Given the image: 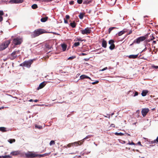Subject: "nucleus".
I'll use <instances>...</instances> for the list:
<instances>
[{
  "label": "nucleus",
  "instance_id": "11",
  "mask_svg": "<svg viewBox=\"0 0 158 158\" xmlns=\"http://www.w3.org/2000/svg\"><path fill=\"white\" fill-rule=\"evenodd\" d=\"M17 56V55L14 52L9 55V58L11 60H13L15 59Z\"/></svg>",
  "mask_w": 158,
  "mask_h": 158
},
{
  "label": "nucleus",
  "instance_id": "40",
  "mask_svg": "<svg viewBox=\"0 0 158 158\" xmlns=\"http://www.w3.org/2000/svg\"><path fill=\"white\" fill-rule=\"evenodd\" d=\"M3 158H10L11 157L9 155H5L2 156Z\"/></svg>",
  "mask_w": 158,
  "mask_h": 158
},
{
  "label": "nucleus",
  "instance_id": "54",
  "mask_svg": "<svg viewBox=\"0 0 158 158\" xmlns=\"http://www.w3.org/2000/svg\"><path fill=\"white\" fill-rule=\"evenodd\" d=\"M64 22L65 23H68V21L67 20H64Z\"/></svg>",
  "mask_w": 158,
  "mask_h": 158
},
{
  "label": "nucleus",
  "instance_id": "21",
  "mask_svg": "<svg viewBox=\"0 0 158 158\" xmlns=\"http://www.w3.org/2000/svg\"><path fill=\"white\" fill-rule=\"evenodd\" d=\"M93 0H85L83 1V4H88L92 2Z\"/></svg>",
  "mask_w": 158,
  "mask_h": 158
},
{
  "label": "nucleus",
  "instance_id": "56",
  "mask_svg": "<svg viewBox=\"0 0 158 158\" xmlns=\"http://www.w3.org/2000/svg\"><path fill=\"white\" fill-rule=\"evenodd\" d=\"M156 41H155V40L153 41V42H152V44H156Z\"/></svg>",
  "mask_w": 158,
  "mask_h": 158
},
{
  "label": "nucleus",
  "instance_id": "35",
  "mask_svg": "<svg viewBox=\"0 0 158 158\" xmlns=\"http://www.w3.org/2000/svg\"><path fill=\"white\" fill-rule=\"evenodd\" d=\"M45 46H46V48H48L49 49H50L52 48V46H50L48 44H46L45 45Z\"/></svg>",
  "mask_w": 158,
  "mask_h": 158
},
{
  "label": "nucleus",
  "instance_id": "19",
  "mask_svg": "<svg viewBox=\"0 0 158 158\" xmlns=\"http://www.w3.org/2000/svg\"><path fill=\"white\" fill-rule=\"evenodd\" d=\"M127 31V30L125 29H123V31H120L118 33V36H120L122 35L123 34L125 33Z\"/></svg>",
  "mask_w": 158,
  "mask_h": 158
},
{
  "label": "nucleus",
  "instance_id": "25",
  "mask_svg": "<svg viewBox=\"0 0 158 158\" xmlns=\"http://www.w3.org/2000/svg\"><path fill=\"white\" fill-rule=\"evenodd\" d=\"M70 25L73 28L75 27L76 26V23L75 22H73V23H70Z\"/></svg>",
  "mask_w": 158,
  "mask_h": 158
},
{
  "label": "nucleus",
  "instance_id": "27",
  "mask_svg": "<svg viewBox=\"0 0 158 158\" xmlns=\"http://www.w3.org/2000/svg\"><path fill=\"white\" fill-rule=\"evenodd\" d=\"M84 15V13H81L78 16L79 18L81 19H82L83 18Z\"/></svg>",
  "mask_w": 158,
  "mask_h": 158
},
{
  "label": "nucleus",
  "instance_id": "60",
  "mask_svg": "<svg viewBox=\"0 0 158 158\" xmlns=\"http://www.w3.org/2000/svg\"><path fill=\"white\" fill-rule=\"evenodd\" d=\"M38 101V100H37V99H36V100H34V102H37Z\"/></svg>",
  "mask_w": 158,
  "mask_h": 158
},
{
  "label": "nucleus",
  "instance_id": "14",
  "mask_svg": "<svg viewBox=\"0 0 158 158\" xmlns=\"http://www.w3.org/2000/svg\"><path fill=\"white\" fill-rule=\"evenodd\" d=\"M45 83V82L44 81L40 83L39 87L37 88V89L38 90L43 88L46 85V83Z\"/></svg>",
  "mask_w": 158,
  "mask_h": 158
},
{
  "label": "nucleus",
  "instance_id": "33",
  "mask_svg": "<svg viewBox=\"0 0 158 158\" xmlns=\"http://www.w3.org/2000/svg\"><path fill=\"white\" fill-rule=\"evenodd\" d=\"M15 139H10L9 142L10 143H12L13 142H15Z\"/></svg>",
  "mask_w": 158,
  "mask_h": 158
},
{
  "label": "nucleus",
  "instance_id": "29",
  "mask_svg": "<svg viewBox=\"0 0 158 158\" xmlns=\"http://www.w3.org/2000/svg\"><path fill=\"white\" fill-rule=\"evenodd\" d=\"M31 8L33 9H36L38 8V6L36 4H34L31 6Z\"/></svg>",
  "mask_w": 158,
  "mask_h": 158
},
{
  "label": "nucleus",
  "instance_id": "2",
  "mask_svg": "<svg viewBox=\"0 0 158 158\" xmlns=\"http://www.w3.org/2000/svg\"><path fill=\"white\" fill-rule=\"evenodd\" d=\"M23 42V39L20 37H17L14 38L12 41V43L15 45H19Z\"/></svg>",
  "mask_w": 158,
  "mask_h": 158
},
{
  "label": "nucleus",
  "instance_id": "15",
  "mask_svg": "<svg viewBox=\"0 0 158 158\" xmlns=\"http://www.w3.org/2000/svg\"><path fill=\"white\" fill-rule=\"evenodd\" d=\"M101 40H102V47L104 48H106L107 47V44L106 41L104 39H102Z\"/></svg>",
  "mask_w": 158,
  "mask_h": 158
},
{
  "label": "nucleus",
  "instance_id": "45",
  "mask_svg": "<svg viewBox=\"0 0 158 158\" xmlns=\"http://www.w3.org/2000/svg\"><path fill=\"white\" fill-rule=\"evenodd\" d=\"M152 67L153 68H155V69H157L158 68V66H155V65H152Z\"/></svg>",
  "mask_w": 158,
  "mask_h": 158
},
{
  "label": "nucleus",
  "instance_id": "12",
  "mask_svg": "<svg viewBox=\"0 0 158 158\" xmlns=\"http://www.w3.org/2000/svg\"><path fill=\"white\" fill-rule=\"evenodd\" d=\"M10 154L12 155L13 156H17L18 155H22L21 153V151H13L10 153Z\"/></svg>",
  "mask_w": 158,
  "mask_h": 158
},
{
  "label": "nucleus",
  "instance_id": "46",
  "mask_svg": "<svg viewBox=\"0 0 158 158\" xmlns=\"http://www.w3.org/2000/svg\"><path fill=\"white\" fill-rule=\"evenodd\" d=\"M74 2L73 1H71L69 2V4L70 5H73L74 3Z\"/></svg>",
  "mask_w": 158,
  "mask_h": 158
},
{
  "label": "nucleus",
  "instance_id": "9",
  "mask_svg": "<svg viewBox=\"0 0 158 158\" xmlns=\"http://www.w3.org/2000/svg\"><path fill=\"white\" fill-rule=\"evenodd\" d=\"M149 111V109L148 108L143 109L141 111V113L143 116V117L145 116Z\"/></svg>",
  "mask_w": 158,
  "mask_h": 158
},
{
  "label": "nucleus",
  "instance_id": "61",
  "mask_svg": "<svg viewBox=\"0 0 158 158\" xmlns=\"http://www.w3.org/2000/svg\"><path fill=\"white\" fill-rule=\"evenodd\" d=\"M20 66H23V63H22V64H20Z\"/></svg>",
  "mask_w": 158,
  "mask_h": 158
},
{
  "label": "nucleus",
  "instance_id": "51",
  "mask_svg": "<svg viewBox=\"0 0 158 158\" xmlns=\"http://www.w3.org/2000/svg\"><path fill=\"white\" fill-rule=\"evenodd\" d=\"M66 18L67 19H69L70 18V16L69 15H66Z\"/></svg>",
  "mask_w": 158,
  "mask_h": 158
},
{
  "label": "nucleus",
  "instance_id": "3",
  "mask_svg": "<svg viewBox=\"0 0 158 158\" xmlns=\"http://www.w3.org/2000/svg\"><path fill=\"white\" fill-rule=\"evenodd\" d=\"M10 43V40H7L1 44H0V51L4 50L7 48Z\"/></svg>",
  "mask_w": 158,
  "mask_h": 158
},
{
  "label": "nucleus",
  "instance_id": "64",
  "mask_svg": "<svg viewBox=\"0 0 158 158\" xmlns=\"http://www.w3.org/2000/svg\"><path fill=\"white\" fill-rule=\"evenodd\" d=\"M134 43H133V42L132 44H131L130 45V46H132L133 44Z\"/></svg>",
  "mask_w": 158,
  "mask_h": 158
},
{
  "label": "nucleus",
  "instance_id": "38",
  "mask_svg": "<svg viewBox=\"0 0 158 158\" xmlns=\"http://www.w3.org/2000/svg\"><path fill=\"white\" fill-rule=\"evenodd\" d=\"M50 145H52L54 144H55V141L54 140H51L50 142Z\"/></svg>",
  "mask_w": 158,
  "mask_h": 158
},
{
  "label": "nucleus",
  "instance_id": "59",
  "mask_svg": "<svg viewBox=\"0 0 158 158\" xmlns=\"http://www.w3.org/2000/svg\"><path fill=\"white\" fill-rule=\"evenodd\" d=\"M150 41H151V40H150H150L149 39V40H146V42H149Z\"/></svg>",
  "mask_w": 158,
  "mask_h": 158
},
{
  "label": "nucleus",
  "instance_id": "23",
  "mask_svg": "<svg viewBox=\"0 0 158 158\" xmlns=\"http://www.w3.org/2000/svg\"><path fill=\"white\" fill-rule=\"evenodd\" d=\"M148 93V91L147 90H143L141 93V95L143 96H145Z\"/></svg>",
  "mask_w": 158,
  "mask_h": 158
},
{
  "label": "nucleus",
  "instance_id": "53",
  "mask_svg": "<svg viewBox=\"0 0 158 158\" xmlns=\"http://www.w3.org/2000/svg\"><path fill=\"white\" fill-rule=\"evenodd\" d=\"M86 55V54L85 53H82L80 54V55H81V56H85V55Z\"/></svg>",
  "mask_w": 158,
  "mask_h": 158
},
{
  "label": "nucleus",
  "instance_id": "48",
  "mask_svg": "<svg viewBox=\"0 0 158 158\" xmlns=\"http://www.w3.org/2000/svg\"><path fill=\"white\" fill-rule=\"evenodd\" d=\"M138 92H137V91H135V94H134V96H136L138 95Z\"/></svg>",
  "mask_w": 158,
  "mask_h": 158
},
{
  "label": "nucleus",
  "instance_id": "13",
  "mask_svg": "<svg viewBox=\"0 0 158 158\" xmlns=\"http://www.w3.org/2000/svg\"><path fill=\"white\" fill-rule=\"evenodd\" d=\"M83 143H82V141L81 140L77 142H75L73 143H72L73 146L74 145L75 146H78L79 145H80L83 144Z\"/></svg>",
  "mask_w": 158,
  "mask_h": 158
},
{
  "label": "nucleus",
  "instance_id": "28",
  "mask_svg": "<svg viewBox=\"0 0 158 158\" xmlns=\"http://www.w3.org/2000/svg\"><path fill=\"white\" fill-rule=\"evenodd\" d=\"M0 131H1L3 132H4L6 131V128L4 127H0Z\"/></svg>",
  "mask_w": 158,
  "mask_h": 158
},
{
  "label": "nucleus",
  "instance_id": "5",
  "mask_svg": "<svg viewBox=\"0 0 158 158\" xmlns=\"http://www.w3.org/2000/svg\"><path fill=\"white\" fill-rule=\"evenodd\" d=\"M25 157L26 158H35L37 157V154L33 153L31 152H28L25 154Z\"/></svg>",
  "mask_w": 158,
  "mask_h": 158
},
{
  "label": "nucleus",
  "instance_id": "7",
  "mask_svg": "<svg viewBox=\"0 0 158 158\" xmlns=\"http://www.w3.org/2000/svg\"><path fill=\"white\" fill-rule=\"evenodd\" d=\"M90 29V28H89L88 27H87L84 30H81L80 31L81 33L83 35H87L91 33V31Z\"/></svg>",
  "mask_w": 158,
  "mask_h": 158
},
{
  "label": "nucleus",
  "instance_id": "62",
  "mask_svg": "<svg viewBox=\"0 0 158 158\" xmlns=\"http://www.w3.org/2000/svg\"><path fill=\"white\" fill-rule=\"evenodd\" d=\"M4 108V107H0V110H1V109H3Z\"/></svg>",
  "mask_w": 158,
  "mask_h": 158
},
{
  "label": "nucleus",
  "instance_id": "26",
  "mask_svg": "<svg viewBox=\"0 0 158 158\" xmlns=\"http://www.w3.org/2000/svg\"><path fill=\"white\" fill-rule=\"evenodd\" d=\"M48 18L47 17L42 18L40 20H41V22H44L47 21V20L48 19Z\"/></svg>",
  "mask_w": 158,
  "mask_h": 158
},
{
  "label": "nucleus",
  "instance_id": "10",
  "mask_svg": "<svg viewBox=\"0 0 158 158\" xmlns=\"http://www.w3.org/2000/svg\"><path fill=\"white\" fill-rule=\"evenodd\" d=\"M23 0H10V4L21 3H23Z\"/></svg>",
  "mask_w": 158,
  "mask_h": 158
},
{
  "label": "nucleus",
  "instance_id": "8",
  "mask_svg": "<svg viewBox=\"0 0 158 158\" xmlns=\"http://www.w3.org/2000/svg\"><path fill=\"white\" fill-rule=\"evenodd\" d=\"M114 40H110L109 41V44L110 45L109 47V48L111 50L114 49L115 47V45L114 44Z\"/></svg>",
  "mask_w": 158,
  "mask_h": 158
},
{
  "label": "nucleus",
  "instance_id": "16",
  "mask_svg": "<svg viewBox=\"0 0 158 158\" xmlns=\"http://www.w3.org/2000/svg\"><path fill=\"white\" fill-rule=\"evenodd\" d=\"M51 153V152L48 153H46L43 154H38L37 157L39 158L44 157L47 156H48Z\"/></svg>",
  "mask_w": 158,
  "mask_h": 158
},
{
  "label": "nucleus",
  "instance_id": "37",
  "mask_svg": "<svg viewBox=\"0 0 158 158\" xmlns=\"http://www.w3.org/2000/svg\"><path fill=\"white\" fill-rule=\"evenodd\" d=\"M35 127L39 129H41L42 128V126H41L35 125Z\"/></svg>",
  "mask_w": 158,
  "mask_h": 158
},
{
  "label": "nucleus",
  "instance_id": "63",
  "mask_svg": "<svg viewBox=\"0 0 158 158\" xmlns=\"http://www.w3.org/2000/svg\"><path fill=\"white\" fill-rule=\"evenodd\" d=\"M29 101L30 102H31L33 101V100L32 99H31L29 100Z\"/></svg>",
  "mask_w": 158,
  "mask_h": 158
},
{
  "label": "nucleus",
  "instance_id": "43",
  "mask_svg": "<svg viewBox=\"0 0 158 158\" xmlns=\"http://www.w3.org/2000/svg\"><path fill=\"white\" fill-rule=\"evenodd\" d=\"M3 15V12L2 11L0 10V16H2V15Z\"/></svg>",
  "mask_w": 158,
  "mask_h": 158
},
{
  "label": "nucleus",
  "instance_id": "17",
  "mask_svg": "<svg viewBox=\"0 0 158 158\" xmlns=\"http://www.w3.org/2000/svg\"><path fill=\"white\" fill-rule=\"evenodd\" d=\"M85 78L89 79L90 80H91L90 77L85 75H82L80 77V79L82 80Z\"/></svg>",
  "mask_w": 158,
  "mask_h": 158
},
{
  "label": "nucleus",
  "instance_id": "24",
  "mask_svg": "<svg viewBox=\"0 0 158 158\" xmlns=\"http://www.w3.org/2000/svg\"><path fill=\"white\" fill-rule=\"evenodd\" d=\"M72 146H73V144H72V143L68 144L67 145H65V146H64V148H70V147H71Z\"/></svg>",
  "mask_w": 158,
  "mask_h": 158
},
{
  "label": "nucleus",
  "instance_id": "47",
  "mask_svg": "<svg viewBox=\"0 0 158 158\" xmlns=\"http://www.w3.org/2000/svg\"><path fill=\"white\" fill-rule=\"evenodd\" d=\"M76 39H77L76 41H82L84 40H82L81 39L79 38H77Z\"/></svg>",
  "mask_w": 158,
  "mask_h": 158
},
{
  "label": "nucleus",
  "instance_id": "50",
  "mask_svg": "<svg viewBox=\"0 0 158 158\" xmlns=\"http://www.w3.org/2000/svg\"><path fill=\"white\" fill-rule=\"evenodd\" d=\"M3 20V17L2 16H0V22L2 21Z\"/></svg>",
  "mask_w": 158,
  "mask_h": 158
},
{
  "label": "nucleus",
  "instance_id": "41",
  "mask_svg": "<svg viewBox=\"0 0 158 158\" xmlns=\"http://www.w3.org/2000/svg\"><path fill=\"white\" fill-rule=\"evenodd\" d=\"M99 82V81H96L94 82H93L92 83V84L93 85H95L97 84H98Z\"/></svg>",
  "mask_w": 158,
  "mask_h": 158
},
{
  "label": "nucleus",
  "instance_id": "58",
  "mask_svg": "<svg viewBox=\"0 0 158 158\" xmlns=\"http://www.w3.org/2000/svg\"><path fill=\"white\" fill-rule=\"evenodd\" d=\"M138 144H139V145H141V146H142V145L141 144V142H139L138 143Z\"/></svg>",
  "mask_w": 158,
  "mask_h": 158
},
{
  "label": "nucleus",
  "instance_id": "30",
  "mask_svg": "<svg viewBox=\"0 0 158 158\" xmlns=\"http://www.w3.org/2000/svg\"><path fill=\"white\" fill-rule=\"evenodd\" d=\"M80 44V43L79 42H76L74 43L73 45V47H77L79 46Z\"/></svg>",
  "mask_w": 158,
  "mask_h": 158
},
{
  "label": "nucleus",
  "instance_id": "44",
  "mask_svg": "<svg viewBox=\"0 0 158 158\" xmlns=\"http://www.w3.org/2000/svg\"><path fill=\"white\" fill-rule=\"evenodd\" d=\"M16 53V55H17V54H19L20 53V51L19 50H18L17 51H14Z\"/></svg>",
  "mask_w": 158,
  "mask_h": 158
},
{
  "label": "nucleus",
  "instance_id": "49",
  "mask_svg": "<svg viewBox=\"0 0 158 158\" xmlns=\"http://www.w3.org/2000/svg\"><path fill=\"white\" fill-rule=\"evenodd\" d=\"M107 69V67H105V68H103V69H102L101 70V71H104V70H106Z\"/></svg>",
  "mask_w": 158,
  "mask_h": 158
},
{
  "label": "nucleus",
  "instance_id": "20",
  "mask_svg": "<svg viewBox=\"0 0 158 158\" xmlns=\"http://www.w3.org/2000/svg\"><path fill=\"white\" fill-rule=\"evenodd\" d=\"M138 54L134 55H131L129 56V58L130 59H135L138 56Z\"/></svg>",
  "mask_w": 158,
  "mask_h": 158
},
{
  "label": "nucleus",
  "instance_id": "34",
  "mask_svg": "<svg viewBox=\"0 0 158 158\" xmlns=\"http://www.w3.org/2000/svg\"><path fill=\"white\" fill-rule=\"evenodd\" d=\"M76 58V56H70L69 57L68 59V60H72Z\"/></svg>",
  "mask_w": 158,
  "mask_h": 158
},
{
  "label": "nucleus",
  "instance_id": "39",
  "mask_svg": "<svg viewBox=\"0 0 158 158\" xmlns=\"http://www.w3.org/2000/svg\"><path fill=\"white\" fill-rule=\"evenodd\" d=\"M156 142L157 143H158V136L157 137V138L155 140H154L153 141H152V143H155Z\"/></svg>",
  "mask_w": 158,
  "mask_h": 158
},
{
  "label": "nucleus",
  "instance_id": "1",
  "mask_svg": "<svg viewBox=\"0 0 158 158\" xmlns=\"http://www.w3.org/2000/svg\"><path fill=\"white\" fill-rule=\"evenodd\" d=\"M46 33L45 30L42 29H38L35 30L31 35L32 38H35L42 34Z\"/></svg>",
  "mask_w": 158,
  "mask_h": 158
},
{
  "label": "nucleus",
  "instance_id": "32",
  "mask_svg": "<svg viewBox=\"0 0 158 158\" xmlns=\"http://www.w3.org/2000/svg\"><path fill=\"white\" fill-rule=\"evenodd\" d=\"M116 27H110L109 30H108V32H109V34H110V32H111V31L113 30L114 29H115V28H116Z\"/></svg>",
  "mask_w": 158,
  "mask_h": 158
},
{
  "label": "nucleus",
  "instance_id": "4",
  "mask_svg": "<svg viewBox=\"0 0 158 158\" xmlns=\"http://www.w3.org/2000/svg\"><path fill=\"white\" fill-rule=\"evenodd\" d=\"M147 36L148 35L140 37L135 40L133 41V43L139 44L140 42L144 40L147 38Z\"/></svg>",
  "mask_w": 158,
  "mask_h": 158
},
{
  "label": "nucleus",
  "instance_id": "55",
  "mask_svg": "<svg viewBox=\"0 0 158 158\" xmlns=\"http://www.w3.org/2000/svg\"><path fill=\"white\" fill-rule=\"evenodd\" d=\"M139 113H140V110H138L136 111L137 113H138V114H139Z\"/></svg>",
  "mask_w": 158,
  "mask_h": 158
},
{
  "label": "nucleus",
  "instance_id": "18",
  "mask_svg": "<svg viewBox=\"0 0 158 158\" xmlns=\"http://www.w3.org/2000/svg\"><path fill=\"white\" fill-rule=\"evenodd\" d=\"M61 46L62 48V50L63 52L65 51L66 49L67 46L66 44H61Z\"/></svg>",
  "mask_w": 158,
  "mask_h": 158
},
{
  "label": "nucleus",
  "instance_id": "36",
  "mask_svg": "<svg viewBox=\"0 0 158 158\" xmlns=\"http://www.w3.org/2000/svg\"><path fill=\"white\" fill-rule=\"evenodd\" d=\"M150 37H151V40H153L155 39V37L153 36V35L152 34L150 35Z\"/></svg>",
  "mask_w": 158,
  "mask_h": 158
},
{
  "label": "nucleus",
  "instance_id": "22",
  "mask_svg": "<svg viewBox=\"0 0 158 158\" xmlns=\"http://www.w3.org/2000/svg\"><path fill=\"white\" fill-rule=\"evenodd\" d=\"M93 136L92 135H88L87 136H86L83 139L81 140V141H82V143H83L84 141V140L85 139H88L90 137H93Z\"/></svg>",
  "mask_w": 158,
  "mask_h": 158
},
{
  "label": "nucleus",
  "instance_id": "31",
  "mask_svg": "<svg viewBox=\"0 0 158 158\" xmlns=\"http://www.w3.org/2000/svg\"><path fill=\"white\" fill-rule=\"evenodd\" d=\"M114 134L116 135H120V136H123L124 135V134L120 132V133H118L117 132H115Z\"/></svg>",
  "mask_w": 158,
  "mask_h": 158
},
{
  "label": "nucleus",
  "instance_id": "42",
  "mask_svg": "<svg viewBox=\"0 0 158 158\" xmlns=\"http://www.w3.org/2000/svg\"><path fill=\"white\" fill-rule=\"evenodd\" d=\"M82 0H77V2L78 4H81L82 3Z\"/></svg>",
  "mask_w": 158,
  "mask_h": 158
},
{
  "label": "nucleus",
  "instance_id": "57",
  "mask_svg": "<svg viewBox=\"0 0 158 158\" xmlns=\"http://www.w3.org/2000/svg\"><path fill=\"white\" fill-rule=\"evenodd\" d=\"M105 117H107V116H105ZM107 117L108 118H110V114L108 115V116Z\"/></svg>",
  "mask_w": 158,
  "mask_h": 158
},
{
  "label": "nucleus",
  "instance_id": "52",
  "mask_svg": "<svg viewBox=\"0 0 158 158\" xmlns=\"http://www.w3.org/2000/svg\"><path fill=\"white\" fill-rule=\"evenodd\" d=\"M128 144L129 145H134L135 143L133 142H132L131 143H129Z\"/></svg>",
  "mask_w": 158,
  "mask_h": 158
},
{
  "label": "nucleus",
  "instance_id": "6",
  "mask_svg": "<svg viewBox=\"0 0 158 158\" xmlns=\"http://www.w3.org/2000/svg\"><path fill=\"white\" fill-rule=\"evenodd\" d=\"M35 59L30 60L28 61H25L23 63L24 66L29 68L31 67V64L33 63Z\"/></svg>",
  "mask_w": 158,
  "mask_h": 158
}]
</instances>
